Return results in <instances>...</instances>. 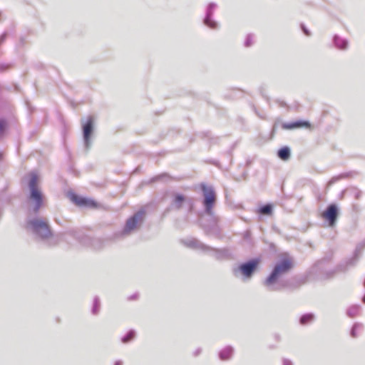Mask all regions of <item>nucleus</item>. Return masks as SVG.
<instances>
[{
    "mask_svg": "<svg viewBox=\"0 0 365 365\" xmlns=\"http://www.w3.org/2000/svg\"><path fill=\"white\" fill-rule=\"evenodd\" d=\"M201 189L203 192V205L205 212L209 216L210 220L207 224H202V228L208 235L220 237L221 235V228L220 226V217L214 215L212 208L216 201V195L212 186L205 184L201 185Z\"/></svg>",
    "mask_w": 365,
    "mask_h": 365,
    "instance_id": "1",
    "label": "nucleus"
},
{
    "mask_svg": "<svg viewBox=\"0 0 365 365\" xmlns=\"http://www.w3.org/2000/svg\"><path fill=\"white\" fill-rule=\"evenodd\" d=\"M26 230L36 238L45 242L48 246L57 245L63 238V235H53L46 219L34 217L29 219L26 224Z\"/></svg>",
    "mask_w": 365,
    "mask_h": 365,
    "instance_id": "2",
    "label": "nucleus"
},
{
    "mask_svg": "<svg viewBox=\"0 0 365 365\" xmlns=\"http://www.w3.org/2000/svg\"><path fill=\"white\" fill-rule=\"evenodd\" d=\"M293 267L290 257H284L276 263L270 274L263 282V285L269 292L279 291L287 287L284 281L279 278L287 274Z\"/></svg>",
    "mask_w": 365,
    "mask_h": 365,
    "instance_id": "3",
    "label": "nucleus"
},
{
    "mask_svg": "<svg viewBox=\"0 0 365 365\" xmlns=\"http://www.w3.org/2000/svg\"><path fill=\"white\" fill-rule=\"evenodd\" d=\"M38 178L35 173L30 175V180L29 182V187L30 190L29 201L33 206L34 212L36 213L43 204L44 197L41 191L38 187Z\"/></svg>",
    "mask_w": 365,
    "mask_h": 365,
    "instance_id": "4",
    "label": "nucleus"
},
{
    "mask_svg": "<svg viewBox=\"0 0 365 365\" xmlns=\"http://www.w3.org/2000/svg\"><path fill=\"white\" fill-rule=\"evenodd\" d=\"M259 264V259H251L234 267L232 269V274L235 277L240 278L243 282H247L252 278Z\"/></svg>",
    "mask_w": 365,
    "mask_h": 365,
    "instance_id": "5",
    "label": "nucleus"
},
{
    "mask_svg": "<svg viewBox=\"0 0 365 365\" xmlns=\"http://www.w3.org/2000/svg\"><path fill=\"white\" fill-rule=\"evenodd\" d=\"M145 216L144 209H140L126 220L122 232L123 235H129L137 231L141 226Z\"/></svg>",
    "mask_w": 365,
    "mask_h": 365,
    "instance_id": "6",
    "label": "nucleus"
},
{
    "mask_svg": "<svg viewBox=\"0 0 365 365\" xmlns=\"http://www.w3.org/2000/svg\"><path fill=\"white\" fill-rule=\"evenodd\" d=\"M94 118L91 115L85 119H81V125L83 129V138L85 147L88 149L91 144V135L94 130Z\"/></svg>",
    "mask_w": 365,
    "mask_h": 365,
    "instance_id": "7",
    "label": "nucleus"
},
{
    "mask_svg": "<svg viewBox=\"0 0 365 365\" xmlns=\"http://www.w3.org/2000/svg\"><path fill=\"white\" fill-rule=\"evenodd\" d=\"M180 243L185 246L186 247L196 250H200L204 253L207 252V250L210 249V246L204 244L199 240L191 237L181 239Z\"/></svg>",
    "mask_w": 365,
    "mask_h": 365,
    "instance_id": "8",
    "label": "nucleus"
},
{
    "mask_svg": "<svg viewBox=\"0 0 365 365\" xmlns=\"http://www.w3.org/2000/svg\"><path fill=\"white\" fill-rule=\"evenodd\" d=\"M338 213V207L335 204H331L328 206L327 210L322 213V216L329 222L330 226H333L336 222Z\"/></svg>",
    "mask_w": 365,
    "mask_h": 365,
    "instance_id": "9",
    "label": "nucleus"
},
{
    "mask_svg": "<svg viewBox=\"0 0 365 365\" xmlns=\"http://www.w3.org/2000/svg\"><path fill=\"white\" fill-rule=\"evenodd\" d=\"M217 4L215 3H210L207 6V10H206V14L205 17L204 19V24L210 27V29H216L218 28V24L212 19L214 11L217 8Z\"/></svg>",
    "mask_w": 365,
    "mask_h": 365,
    "instance_id": "10",
    "label": "nucleus"
},
{
    "mask_svg": "<svg viewBox=\"0 0 365 365\" xmlns=\"http://www.w3.org/2000/svg\"><path fill=\"white\" fill-rule=\"evenodd\" d=\"M205 253L211 255L216 259H223L227 258L230 255L229 251L227 249H216L210 247L209 250Z\"/></svg>",
    "mask_w": 365,
    "mask_h": 365,
    "instance_id": "11",
    "label": "nucleus"
},
{
    "mask_svg": "<svg viewBox=\"0 0 365 365\" xmlns=\"http://www.w3.org/2000/svg\"><path fill=\"white\" fill-rule=\"evenodd\" d=\"M310 128V123L306 120H297L292 123H283L282 128L285 130H292L299 128Z\"/></svg>",
    "mask_w": 365,
    "mask_h": 365,
    "instance_id": "12",
    "label": "nucleus"
},
{
    "mask_svg": "<svg viewBox=\"0 0 365 365\" xmlns=\"http://www.w3.org/2000/svg\"><path fill=\"white\" fill-rule=\"evenodd\" d=\"M333 43L336 48L340 50H346L349 46V41L347 39L341 38L338 35H334L333 37Z\"/></svg>",
    "mask_w": 365,
    "mask_h": 365,
    "instance_id": "13",
    "label": "nucleus"
},
{
    "mask_svg": "<svg viewBox=\"0 0 365 365\" xmlns=\"http://www.w3.org/2000/svg\"><path fill=\"white\" fill-rule=\"evenodd\" d=\"M234 353V349L231 346H227L220 351L219 358L222 361L229 360L232 358Z\"/></svg>",
    "mask_w": 365,
    "mask_h": 365,
    "instance_id": "14",
    "label": "nucleus"
},
{
    "mask_svg": "<svg viewBox=\"0 0 365 365\" xmlns=\"http://www.w3.org/2000/svg\"><path fill=\"white\" fill-rule=\"evenodd\" d=\"M72 200L78 205H84L90 207H95L96 205L95 202L92 200L79 197L76 195L73 197Z\"/></svg>",
    "mask_w": 365,
    "mask_h": 365,
    "instance_id": "15",
    "label": "nucleus"
},
{
    "mask_svg": "<svg viewBox=\"0 0 365 365\" xmlns=\"http://www.w3.org/2000/svg\"><path fill=\"white\" fill-rule=\"evenodd\" d=\"M277 155L280 159L287 160L290 157V149L288 147H283L278 150Z\"/></svg>",
    "mask_w": 365,
    "mask_h": 365,
    "instance_id": "16",
    "label": "nucleus"
},
{
    "mask_svg": "<svg viewBox=\"0 0 365 365\" xmlns=\"http://www.w3.org/2000/svg\"><path fill=\"white\" fill-rule=\"evenodd\" d=\"M185 201V197L180 194H175L173 205L176 209H180Z\"/></svg>",
    "mask_w": 365,
    "mask_h": 365,
    "instance_id": "17",
    "label": "nucleus"
},
{
    "mask_svg": "<svg viewBox=\"0 0 365 365\" xmlns=\"http://www.w3.org/2000/svg\"><path fill=\"white\" fill-rule=\"evenodd\" d=\"M364 326L361 323H355L351 330L350 334L353 338L359 336V333L363 330Z\"/></svg>",
    "mask_w": 365,
    "mask_h": 365,
    "instance_id": "18",
    "label": "nucleus"
},
{
    "mask_svg": "<svg viewBox=\"0 0 365 365\" xmlns=\"http://www.w3.org/2000/svg\"><path fill=\"white\" fill-rule=\"evenodd\" d=\"M88 242L91 245V246H92L94 249L101 248L100 240L98 239H90L86 237L84 239V241L82 242L83 245H88Z\"/></svg>",
    "mask_w": 365,
    "mask_h": 365,
    "instance_id": "19",
    "label": "nucleus"
},
{
    "mask_svg": "<svg viewBox=\"0 0 365 365\" xmlns=\"http://www.w3.org/2000/svg\"><path fill=\"white\" fill-rule=\"evenodd\" d=\"M100 309H101L100 299L98 297L96 296L93 299V307L91 309L92 314L94 315H97L100 312Z\"/></svg>",
    "mask_w": 365,
    "mask_h": 365,
    "instance_id": "20",
    "label": "nucleus"
},
{
    "mask_svg": "<svg viewBox=\"0 0 365 365\" xmlns=\"http://www.w3.org/2000/svg\"><path fill=\"white\" fill-rule=\"evenodd\" d=\"M359 313L360 307L358 305L351 306L346 311V314L351 318L359 315Z\"/></svg>",
    "mask_w": 365,
    "mask_h": 365,
    "instance_id": "21",
    "label": "nucleus"
},
{
    "mask_svg": "<svg viewBox=\"0 0 365 365\" xmlns=\"http://www.w3.org/2000/svg\"><path fill=\"white\" fill-rule=\"evenodd\" d=\"M314 319V315L313 314H305L300 318L299 322L302 325H306L311 323Z\"/></svg>",
    "mask_w": 365,
    "mask_h": 365,
    "instance_id": "22",
    "label": "nucleus"
},
{
    "mask_svg": "<svg viewBox=\"0 0 365 365\" xmlns=\"http://www.w3.org/2000/svg\"><path fill=\"white\" fill-rule=\"evenodd\" d=\"M135 337V331L130 330L126 335L121 338V341L124 344L128 343Z\"/></svg>",
    "mask_w": 365,
    "mask_h": 365,
    "instance_id": "23",
    "label": "nucleus"
},
{
    "mask_svg": "<svg viewBox=\"0 0 365 365\" xmlns=\"http://www.w3.org/2000/svg\"><path fill=\"white\" fill-rule=\"evenodd\" d=\"M254 43V36L252 34H248L245 41V46L250 47Z\"/></svg>",
    "mask_w": 365,
    "mask_h": 365,
    "instance_id": "24",
    "label": "nucleus"
},
{
    "mask_svg": "<svg viewBox=\"0 0 365 365\" xmlns=\"http://www.w3.org/2000/svg\"><path fill=\"white\" fill-rule=\"evenodd\" d=\"M272 212V206L266 205L260 208V212L264 215H269Z\"/></svg>",
    "mask_w": 365,
    "mask_h": 365,
    "instance_id": "25",
    "label": "nucleus"
},
{
    "mask_svg": "<svg viewBox=\"0 0 365 365\" xmlns=\"http://www.w3.org/2000/svg\"><path fill=\"white\" fill-rule=\"evenodd\" d=\"M276 103H278V105L281 107H287V103L283 101H280V100H276Z\"/></svg>",
    "mask_w": 365,
    "mask_h": 365,
    "instance_id": "26",
    "label": "nucleus"
},
{
    "mask_svg": "<svg viewBox=\"0 0 365 365\" xmlns=\"http://www.w3.org/2000/svg\"><path fill=\"white\" fill-rule=\"evenodd\" d=\"M5 128V122L4 120H0V133H3Z\"/></svg>",
    "mask_w": 365,
    "mask_h": 365,
    "instance_id": "27",
    "label": "nucleus"
},
{
    "mask_svg": "<svg viewBox=\"0 0 365 365\" xmlns=\"http://www.w3.org/2000/svg\"><path fill=\"white\" fill-rule=\"evenodd\" d=\"M138 298V294H134L128 297V300H134Z\"/></svg>",
    "mask_w": 365,
    "mask_h": 365,
    "instance_id": "28",
    "label": "nucleus"
},
{
    "mask_svg": "<svg viewBox=\"0 0 365 365\" xmlns=\"http://www.w3.org/2000/svg\"><path fill=\"white\" fill-rule=\"evenodd\" d=\"M283 365H292V363L288 359H284Z\"/></svg>",
    "mask_w": 365,
    "mask_h": 365,
    "instance_id": "29",
    "label": "nucleus"
},
{
    "mask_svg": "<svg viewBox=\"0 0 365 365\" xmlns=\"http://www.w3.org/2000/svg\"><path fill=\"white\" fill-rule=\"evenodd\" d=\"M302 30H303L304 33L307 36H309L310 35L309 31L304 26H302Z\"/></svg>",
    "mask_w": 365,
    "mask_h": 365,
    "instance_id": "30",
    "label": "nucleus"
},
{
    "mask_svg": "<svg viewBox=\"0 0 365 365\" xmlns=\"http://www.w3.org/2000/svg\"><path fill=\"white\" fill-rule=\"evenodd\" d=\"M115 365H123V362L121 361H117L115 363Z\"/></svg>",
    "mask_w": 365,
    "mask_h": 365,
    "instance_id": "31",
    "label": "nucleus"
},
{
    "mask_svg": "<svg viewBox=\"0 0 365 365\" xmlns=\"http://www.w3.org/2000/svg\"><path fill=\"white\" fill-rule=\"evenodd\" d=\"M200 351H201V349H197V350H196V351L195 352V354L197 356V355H198V354L200 353Z\"/></svg>",
    "mask_w": 365,
    "mask_h": 365,
    "instance_id": "32",
    "label": "nucleus"
},
{
    "mask_svg": "<svg viewBox=\"0 0 365 365\" xmlns=\"http://www.w3.org/2000/svg\"><path fill=\"white\" fill-rule=\"evenodd\" d=\"M6 38V34H4L1 36V41H3L4 40V38Z\"/></svg>",
    "mask_w": 365,
    "mask_h": 365,
    "instance_id": "33",
    "label": "nucleus"
},
{
    "mask_svg": "<svg viewBox=\"0 0 365 365\" xmlns=\"http://www.w3.org/2000/svg\"><path fill=\"white\" fill-rule=\"evenodd\" d=\"M359 195H360V193L359 192V193H357V195H356V198H358V197H359Z\"/></svg>",
    "mask_w": 365,
    "mask_h": 365,
    "instance_id": "34",
    "label": "nucleus"
},
{
    "mask_svg": "<svg viewBox=\"0 0 365 365\" xmlns=\"http://www.w3.org/2000/svg\"><path fill=\"white\" fill-rule=\"evenodd\" d=\"M363 302H364V303H365V296L363 298Z\"/></svg>",
    "mask_w": 365,
    "mask_h": 365,
    "instance_id": "35",
    "label": "nucleus"
}]
</instances>
